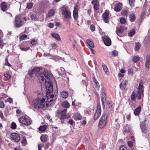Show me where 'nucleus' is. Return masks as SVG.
Wrapping results in <instances>:
<instances>
[{"instance_id":"f257e3e1","label":"nucleus","mask_w":150,"mask_h":150,"mask_svg":"<svg viewBox=\"0 0 150 150\" xmlns=\"http://www.w3.org/2000/svg\"><path fill=\"white\" fill-rule=\"evenodd\" d=\"M33 69L34 74L37 76L40 83L45 85L44 89L46 94H50V93L51 92L54 94H57V88L55 90L53 89V84L50 81V78L52 76L51 74L45 70L40 71L41 69L40 67L34 68Z\"/></svg>"},{"instance_id":"f03ea898","label":"nucleus","mask_w":150,"mask_h":150,"mask_svg":"<svg viewBox=\"0 0 150 150\" xmlns=\"http://www.w3.org/2000/svg\"><path fill=\"white\" fill-rule=\"evenodd\" d=\"M54 97V94H44V96H39L33 100V106L37 109L48 107L50 102L54 100L53 99Z\"/></svg>"},{"instance_id":"7ed1b4c3","label":"nucleus","mask_w":150,"mask_h":150,"mask_svg":"<svg viewBox=\"0 0 150 150\" xmlns=\"http://www.w3.org/2000/svg\"><path fill=\"white\" fill-rule=\"evenodd\" d=\"M23 24V18L20 15L16 16L15 18L14 25L16 28H19Z\"/></svg>"},{"instance_id":"20e7f679","label":"nucleus","mask_w":150,"mask_h":150,"mask_svg":"<svg viewBox=\"0 0 150 150\" xmlns=\"http://www.w3.org/2000/svg\"><path fill=\"white\" fill-rule=\"evenodd\" d=\"M60 11L65 18H71V11L67 8L62 6L60 8Z\"/></svg>"},{"instance_id":"39448f33","label":"nucleus","mask_w":150,"mask_h":150,"mask_svg":"<svg viewBox=\"0 0 150 150\" xmlns=\"http://www.w3.org/2000/svg\"><path fill=\"white\" fill-rule=\"evenodd\" d=\"M107 115L106 114L103 115L101 118L99 122L98 126L100 128L104 127L107 124Z\"/></svg>"},{"instance_id":"423d86ee","label":"nucleus","mask_w":150,"mask_h":150,"mask_svg":"<svg viewBox=\"0 0 150 150\" xmlns=\"http://www.w3.org/2000/svg\"><path fill=\"white\" fill-rule=\"evenodd\" d=\"M19 122L25 125H29L32 122L31 119L28 117L23 116L21 117L19 119Z\"/></svg>"},{"instance_id":"0eeeda50","label":"nucleus","mask_w":150,"mask_h":150,"mask_svg":"<svg viewBox=\"0 0 150 150\" xmlns=\"http://www.w3.org/2000/svg\"><path fill=\"white\" fill-rule=\"evenodd\" d=\"M101 109L100 104L98 103L97 104V109L94 114V119L95 120H97L101 115Z\"/></svg>"},{"instance_id":"6e6552de","label":"nucleus","mask_w":150,"mask_h":150,"mask_svg":"<svg viewBox=\"0 0 150 150\" xmlns=\"http://www.w3.org/2000/svg\"><path fill=\"white\" fill-rule=\"evenodd\" d=\"M109 11L106 10L102 16L103 20L105 23H108L109 22Z\"/></svg>"},{"instance_id":"1a4fd4ad","label":"nucleus","mask_w":150,"mask_h":150,"mask_svg":"<svg viewBox=\"0 0 150 150\" xmlns=\"http://www.w3.org/2000/svg\"><path fill=\"white\" fill-rule=\"evenodd\" d=\"M11 138L14 142H18L21 139L19 135L16 133H12L11 134Z\"/></svg>"},{"instance_id":"9d476101","label":"nucleus","mask_w":150,"mask_h":150,"mask_svg":"<svg viewBox=\"0 0 150 150\" xmlns=\"http://www.w3.org/2000/svg\"><path fill=\"white\" fill-rule=\"evenodd\" d=\"M104 44L107 46H110L111 44V41L108 36L105 35L102 37Z\"/></svg>"},{"instance_id":"9b49d317","label":"nucleus","mask_w":150,"mask_h":150,"mask_svg":"<svg viewBox=\"0 0 150 150\" xmlns=\"http://www.w3.org/2000/svg\"><path fill=\"white\" fill-rule=\"evenodd\" d=\"M79 7L77 5H76L74 8L73 11V17L74 19L76 21L78 18V11Z\"/></svg>"},{"instance_id":"f8f14e48","label":"nucleus","mask_w":150,"mask_h":150,"mask_svg":"<svg viewBox=\"0 0 150 150\" xmlns=\"http://www.w3.org/2000/svg\"><path fill=\"white\" fill-rule=\"evenodd\" d=\"M144 88L143 83L142 82H140L138 88L137 92V94H143Z\"/></svg>"},{"instance_id":"ddd939ff","label":"nucleus","mask_w":150,"mask_h":150,"mask_svg":"<svg viewBox=\"0 0 150 150\" xmlns=\"http://www.w3.org/2000/svg\"><path fill=\"white\" fill-rule=\"evenodd\" d=\"M67 111V109H64L61 112V116L60 117L61 119L63 120L70 117V116L68 115H66V113Z\"/></svg>"},{"instance_id":"4468645a","label":"nucleus","mask_w":150,"mask_h":150,"mask_svg":"<svg viewBox=\"0 0 150 150\" xmlns=\"http://www.w3.org/2000/svg\"><path fill=\"white\" fill-rule=\"evenodd\" d=\"M128 83V80H123L120 83V87L122 90L124 91L125 90V88L127 85Z\"/></svg>"},{"instance_id":"2eb2a0df","label":"nucleus","mask_w":150,"mask_h":150,"mask_svg":"<svg viewBox=\"0 0 150 150\" xmlns=\"http://www.w3.org/2000/svg\"><path fill=\"white\" fill-rule=\"evenodd\" d=\"M92 81L93 82V84L94 87L97 89H98L99 88L100 85L98 81L94 77H93Z\"/></svg>"},{"instance_id":"dca6fc26","label":"nucleus","mask_w":150,"mask_h":150,"mask_svg":"<svg viewBox=\"0 0 150 150\" xmlns=\"http://www.w3.org/2000/svg\"><path fill=\"white\" fill-rule=\"evenodd\" d=\"M0 7L1 10L3 12L5 11L7 8V3L4 2H2L0 4Z\"/></svg>"},{"instance_id":"f3484780","label":"nucleus","mask_w":150,"mask_h":150,"mask_svg":"<svg viewBox=\"0 0 150 150\" xmlns=\"http://www.w3.org/2000/svg\"><path fill=\"white\" fill-rule=\"evenodd\" d=\"M122 4L121 3H118L115 7V11L117 12L120 11L122 9Z\"/></svg>"},{"instance_id":"a211bd4d","label":"nucleus","mask_w":150,"mask_h":150,"mask_svg":"<svg viewBox=\"0 0 150 150\" xmlns=\"http://www.w3.org/2000/svg\"><path fill=\"white\" fill-rule=\"evenodd\" d=\"M86 42L88 44L89 48H93L94 47V43L93 40L90 39H88Z\"/></svg>"},{"instance_id":"6ab92c4d","label":"nucleus","mask_w":150,"mask_h":150,"mask_svg":"<svg viewBox=\"0 0 150 150\" xmlns=\"http://www.w3.org/2000/svg\"><path fill=\"white\" fill-rule=\"evenodd\" d=\"M123 28L120 26L119 28H117L116 32V33L118 36H120L121 35L123 32Z\"/></svg>"},{"instance_id":"aec40b11","label":"nucleus","mask_w":150,"mask_h":150,"mask_svg":"<svg viewBox=\"0 0 150 150\" xmlns=\"http://www.w3.org/2000/svg\"><path fill=\"white\" fill-rule=\"evenodd\" d=\"M51 35L52 37L55 38L56 40L58 41L61 40V38L59 35L57 34L54 33H52Z\"/></svg>"},{"instance_id":"412c9836","label":"nucleus","mask_w":150,"mask_h":150,"mask_svg":"<svg viewBox=\"0 0 150 150\" xmlns=\"http://www.w3.org/2000/svg\"><path fill=\"white\" fill-rule=\"evenodd\" d=\"M146 62L145 64L146 67L148 69H149L150 65V55H148L146 57Z\"/></svg>"},{"instance_id":"4be33fe9","label":"nucleus","mask_w":150,"mask_h":150,"mask_svg":"<svg viewBox=\"0 0 150 150\" xmlns=\"http://www.w3.org/2000/svg\"><path fill=\"white\" fill-rule=\"evenodd\" d=\"M74 119L76 120H81L82 118V116L79 113H75L73 116Z\"/></svg>"},{"instance_id":"5701e85b","label":"nucleus","mask_w":150,"mask_h":150,"mask_svg":"<svg viewBox=\"0 0 150 150\" xmlns=\"http://www.w3.org/2000/svg\"><path fill=\"white\" fill-rule=\"evenodd\" d=\"M55 11L54 9H51L48 11V13L47 15V17H50L53 16L55 13Z\"/></svg>"},{"instance_id":"b1692460","label":"nucleus","mask_w":150,"mask_h":150,"mask_svg":"<svg viewBox=\"0 0 150 150\" xmlns=\"http://www.w3.org/2000/svg\"><path fill=\"white\" fill-rule=\"evenodd\" d=\"M141 108V106H139L135 109L134 111V113L135 115H137L139 113Z\"/></svg>"},{"instance_id":"393cba45","label":"nucleus","mask_w":150,"mask_h":150,"mask_svg":"<svg viewBox=\"0 0 150 150\" xmlns=\"http://www.w3.org/2000/svg\"><path fill=\"white\" fill-rule=\"evenodd\" d=\"M30 18L31 19L35 21H38L39 19V17L38 16L35 14H32L30 16Z\"/></svg>"},{"instance_id":"a878e982","label":"nucleus","mask_w":150,"mask_h":150,"mask_svg":"<svg viewBox=\"0 0 150 150\" xmlns=\"http://www.w3.org/2000/svg\"><path fill=\"white\" fill-rule=\"evenodd\" d=\"M102 67L106 75H108L109 74V71L107 66L105 65H102Z\"/></svg>"},{"instance_id":"bb28decb","label":"nucleus","mask_w":150,"mask_h":150,"mask_svg":"<svg viewBox=\"0 0 150 150\" xmlns=\"http://www.w3.org/2000/svg\"><path fill=\"white\" fill-rule=\"evenodd\" d=\"M62 106L65 108H68L70 107V105L69 103L67 102H64L62 104Z\"/></svg>"},{"instance_id":"cd10ccee","label":"nucleus","mask_w":150,"mask_h":150,"mask_svg":"<svg viewBox=\"0 0 150 150\" xmlns=\"http://www.w3.org/2000/svg\"><path fill=\"white\" fill-rule=\"evenodd\" d=\"M128 12V9H123L121 11V13L122 16L127 17Z\"/></svg>"},{"instance_id":"c85d7f7f","label":"nucleus","mask_w":150,"mask_h":150,"mask_svg":"<svg viewBox=\"0 0 150 150\" xmlns=\"http://www.w3.org/2000/svg\"><path fill=\"white\" fill-rule=\"evenodd\" d=\"M135 47L134 50L135 51H138L140 48L141 45L140 43L138 42H136L135 43Z\"/></svg>"},{"instance_id":"c756f323","label":"nucleus","mask_w":150,"mask_h":150,"mask_svg":"<svg viewBox=\"0 0 150 150\" xmlns=\"http://www.w3.org/2000/svg\"><path fill=\"white\" fill-rule=\"evenodd\" d=\"M136 17L135 15L134 14H132L129 16V19L130 21L133 22H134L135 20Z\"/></svg>"},{"instance_id":"7c9ffc66","label":"nucleus","mask_w":150,"mask_h":150,"mask_svg":"<svg viewBox=\"0 0 150 150\" xmlns=\"http://www.w3.org/2000/svg\"><path fill=\"white\" fill-rule=\"evenodd\" d=\"M101 98L103 105L104 107L106 98V94H102Z\"/></svg>"},{"instance_id":"2f4dec72","label":"nucleus","mask_w":150,"mask_h":150,"mask_svg":"<svg viewBox=\"0 0 150 150\" xmlns=\"http://www.w3.org/2000/svg\"><path fill=\"white\" fill-rule=\"evenodd\" d=\"M47 127V126L45 125L41 126L39 127L38 129L40 131L43 132L45 131Z\"/></svg>"},{"instance_id":"473e14b6","label":"nucleus","mask_w":150,"mask_h":150,"mask_svg":"<svg viewBox=\"0 0 150 150\" xmlns=\"http://www.w3.org/2000/svg\"><path fill=\"white\" fill-rule=\"evenodd\" d=\"M140 57L139 56H135L133 57L132 61L134 63H136L138 61Z\"/></svg>"},{"instance_id":"72a5a7b5","label":"nucleus","mask_w":150,"mask_h":150,"mask_svg":"<svg viewBox=\"0 0 150 150\" xmlns=\"http://www.w3.org/2000/svg\"><path fill=\"white\" fill-rule=\"evenodd\" d=\"M48 136L46 135H43L41 136L40 139L43 142H45L47 140V138Z\"/></svg>"},{"instance_id":"f704fd0d","label":"nucleus","mask_w":150,"mask_h":150,"mask_svg":"<svg viewBox=\"0 0 150 150\" xmlns=\"http://www.w3.org/2000/svg\"><path fill=\"white\" fill-rule=\"evenodd\" d=\"M107 106L109 109H111L112 107V103L109 100H107Z\"/></svg>"},{"instance_id":"c9c22d12","label":"nucleus","mask_w":150,"mask_h":150,"mask_svg":"<svg viewBox=\"0 0 150 150\" xmlns=\"http://www.w3.org/2000/svg\"><path fill=\"white\" fill-rule=\"evenodd\" d=\"M135 33L134 30L132 29L129 31L128 33V35L130 37L133 36Z\"/></svg>"},{"instance_id":"e433bc0d","label":"nucleus","mask_w":150,"mask_h":150,"mask_svg":"<svg viewBox=\"0 0 150 150\" xmlns=\"http://www.w3.org/2000/svg\"><path fill=\"white\" fill-rule=\"evenodd\" d=\"M37 40H32L30 42V44H31L32 46H35L37 44Z\"/></svg>"},{"instance_id":"4c0bfd02","label":"nucleus","mask_w":150,"mask_h":150,"mask_svg":"<svg viewBox=\"0 0 150 150\" xmlns=\"http://www.w3.org/2000/svg\"><path fill=\"white\" fill-rule=\"evenodd\" d=\"M129 4L131 7H133L134 6L135 0H129Z\"/></svg>"},{"instance_id":"58836bf2","label":"nucleus","mask_w":150,"mask_h":150,"mask_svg":"<svg viewBox=\"0 0 150 150\" xmlns=\"http://www.w3.org/2000/svg\"><path fill=\"white\" fill-rule=\"evenodd\" d=\"M21 143L23 145H25L27 144L26 139L25 137H23L22 139Z\"/></svg>"},{"instance_id":"ea45409f","label":"nucleus","mask_w":150,"mask_h":150,"mask_svg":"<svg viewBox=\"0 0 150 150\" xmlns=\"http://www.w3.org/2000/svg\"><path fill=\"white\" fill-rule=\"evenodd\" d=\"M74 92V91L71 89H69V92H68V91H63L62 92V93H65V94H68V93H70L73 94ZM61 93L62 92H61Z\"/></svg>"},{"instance_id":"a19ab883","label":"nucleus","mask_w":150,"mask_h":150,"mask_svg":"<svg viewBox=\"0 0 150 150\" xmlns=\"http://www.w3.org/2000/svg\"><path fill=\"white\" fill-rule=\"evenodd\" d=\"M4 76L8 80L10 79L11 77V75L7 73L4 74Z\"/></svg>"},{"instance_id":"79ce46f5","label":"nucleus","mask_w":150,"mask_h":150,"mask_svg":"<svg viewBox=\"0 0 150 150\" xmlns=\"http://www.w3.org/2000/svg\"><path fill=\"white\" fill-rule=\"evenodd\" d=\"M99 3L95 4L94 5L93 8L95 10H98L99 8Z\"/></svg>"},{"instance_id":"37998d69","label":"nucleus","mask_w":150,"mask_h":150,"mask_svg":"<svg viewBox=\"0 0 150 150\" xmlns=\"http://www.w3.org/2000/svg\"><path fill=\"white\" fill-rule=\"evenodd\" d=\"M33 5V4L32 3H28L27 4V7L28 9H30L32 7Z\"/></svg>"},{"instance_id":"c03bdc74","label":"nucleus","mask_w":150,"mask_h":150,"mask_svg":"<svg viewBox=\"0 0 150 150\" xmlns=\"http://www.w3.org/2000/svg\"><path fill=\"white\" fill-rule=\"evenodd\" d=\"M51 46L52 47V48L53 49H55L57 47V44L55 43H53L51 44Z\"/></svg>"},{"instance_id":"a18cd8bd","label":"nucleus","mask_w":150,"mask_h":150,"mask_svg":"<svg viewBox=\"0 0 150 150\" xmlns=\"http://www.w3.org/2000/svg\"><path fill=\"white\" fill-rule=\"evenodd\" d=\"M137 96V94H132L131 96V99L133 100L134 101L136 99Z\"/></svg>"},{"instance_id":"49530a36","label":"nucleus","mask_w":150,"mask_h":150,"mask_svg":"<svg viewBox=\"0 0 150 150\" xmlns=\"http://www.w3.org/2000/svg\"><path fill=\"white\" fill-rule=\"evenodd\" d=\"M11 127L13 129H16V124L14 122H12L11 124Z\"/></svg>"},{"instance_id":"de8ad7c7","label":"nucleus","mask_w":150,"mask_h":150,"mask_svg":"<svg viewBox=\"0 0 150 150\" xmlns=\"http://www.w3.org/2000/svg\"><path fill=\"white\" fill-rule=\"evenodd\" d=\"M27 35L26 34H23L20 36V39L22 40H25L27 38Z\"/></svg>"},{"instance_id":"09e8293b","label":"nucleus","mask_w":150,"mask_h":150,"mask_svg":"<svg viewBox=\"0 0 150 150\" xmlns=\"http://www.w3.org/2000/svg\"><path fill=\"white\" fill-rule=\"evenodd\" d=\"M120 22L122 24H125L126 22V19L123 18H121L120 19Z\"/></svg>"},{"instance_id":"8fccbe9b","label":"nucleus","mask_w":150,"mask_h":150,"mask_svg":"<svg viewBox=\"0 0 150 150\" xmlns=\"http://www.w3.org/2000/svg\"><path fill=\"white\" fill-rule=\"evenodd\" d=\"M30 48L29 47H20V49L22 51H26Z\"/></svg>"},{"instance_id":"3c124183","label":"nucleus","mask_w":150,"mask_h":150,"mask_svg":"<svg viewBox=\"0 0 150 150\" xmlns=\"http://www.w3.org/2000/svg\"><path fill=\"white\" fill-rule=\"evenodd\" d=\"M5 107V104L4 102L1 100L0 101V108H4Z\"/></svg>"},{"instance_id":"603ef678","label":"nucleus","mask_w":150,"mask_h":150,"mask_svg":"<svg viewBox=\"0 0 150 150\" xmlns=\"http://www.w3.org/2000/svg\"><path fill=\"white\" fill-rule=\"evenodd\" d=\"M1 38H0V48L2 49L4 46L3 41L1 39Z\"/></svg>"},{"instance_id":"864d4df0","label":"nucleus","mask_w":150,"mask_h":150,"mask_svg":"<svg viewBox=\"0 0 150 150\" xmlns=\"http://www.w3.org/2000/svg\"><path fill=\"white\" fill-rule=\"evenodd\" d=\"M5 101L8 102L10 103H12L13 102L12 99L11 98H8L7 100H5Z\"/></svg>"},{"instance_id":"5fc2aeb1","label":"nucleus","mask_w":150,"mask_h":150,"mask_svg":"<svg viewBox=\"0 0 150 150\" xmlns=\"http://www.w3.org/2000/svg\"><path fill=\"white\" fill-rule=\"evenodd\" d=\"M120 150H127V149L125 146L122 145L120 147Z\"/></svg>"},{"instance_id":"6e6d98bb","label":"nucleus","mask_w":150,"mask_h":150,"mask_svg":"<svg viewBox=\"0 0 150 150\" xmlns=\"http://www.w3.org/2000/svg\"><path fill=\"white\" fill-rule=\"evenodd\" d=\"M34 71L33 69L31 71H29L28 72V74L31 76H33V74H34Z\"/></svg>"},{"instance_id":"4d7b16f0","label":"nucleus","mask_w":150,"mask_h":150,"mask_svg":"<svg viewBox=\"0 0 150 150\" xmlns=\"http://www.w3.org/2000/svg\"><path fill=\"white\" fill-rule=\"evenodd\" d=\"M112 54L114 56H116L118 55V52L117 51L114 50L112 52Z\"/></svg>"},{"instance_id":"13d9d810","label":"nucleus","mask_w":150,"mask_h":150,"mask_svg":"<svg viewBox=\"0 0 150 150\" xmlns=\"http://www.w3.org/2000/svg\"><path fill=\"white\" fill-rule=\"evenodd\" d=\"M90 28L92 31H94L95 29V27L94 25L92 24L90 26Z\"/></svg>"},{"instance_id":"bf43d9fd","label":"nucleus","mask_w":150,"mask_h":150,"mask_svg":"<svg viewBox=\"0 0 150 150\" xmlns=\"http://www.w3.org/2000/svg\"><path fill=\"white\" fill-rule=\"evenodd\" d=\"M141 129L143 132L144 133L145 132L146 129L145 128V126L144 125H142Z\"/></svg>"},{"instance_id":"052dcab7","label":"nucleus","mask_w":150,"mask_h":150,"mask_svg":"<svg viewBox=\"0 0 150 150\" xmlns=\"http://www.w3.org/2000/svg\"><path fill=\"white\" fill-rule=\"evenodd\" d=\"M91 3L93 5H94L95 4H99V3L98 1V0H93L91 2Z\"/></svg>"},{"instance_id":"680f3d73","label":"nucleus","mask_w":150,"mask_h":150,"mask_svg":"<svg viewBox=\"0 0 150 150\" xmlns=\"http://www.w3.org/2000/svg\"><path fill=\"white\" fill-rule=\"evenodd\" d=\"M127 144L128 146L130 147H132L133 146V142H128Z\"/></svg>"},{"instance_id":"e2e57ef3","label":"nucleus","mask_w":150,"mask_h":150,"mask_svg":"<svg viewBox=\"0 0 150 150\" xmlns=\"http://www.w3.org/2000/svg\"><path fill=\"white\" fill-rule=\"evenodd\" d=\"M101 94H105L106 93L104 87H102L101 91Z\"/></svg>"},{"instance_id":"0e129e2a","label":"nucleus","mask_w":150,"mask_h":150,"mask_svg":"<svg viewBox=\"0 0 150 150\" xmlns=\"http://www.w3.org/2000/svg\"><path fill=\"white\" fill-rule=\"evenodd\" d=\"M43 146V144H38V150H40L42 147Z\"/></svg>"},{"instance_id":"69168bd1","label":"nucleus","mask_w":150,"mask_h":150,"mask_svg":"<svg viewBox=\"0 0 150 150\" xmlns=\"http://www.w3.org/2000/svg\"><path fill=\"white\" fill-rule=\"evenodd\" d=\"M74 121L73 120L69 119L68 121V123L71 125H72L73 124Z\"/></svg>"},{"instance_id":"338daca9","label":"nucleus","mask_w":150,"mask_h":150,"mask_svg":"<svg viewBox=\"0 0 150 150\" xmlns=\"http://www.w3.org/2000/svg\"><path fill=\"white\" fill-rule=\"evenodd\" d=\"M61 96L62 98H66L68 97V94H65V95L64 94H61Z\"/></svg>"},{"instance_id":"774afa93","label":"nucleus","mask_w":150,"mask_h":150,"mask_svg":"<svg viewBox=\"0 0 150 150\" xmlns=\"http://www.w3.org/2000/svg\"><path fill=\"white\" fill-rule=\"evenodd\" d=\"M54 25L53 23H50L49 24V27L50 28H52L54 27Z\"/></svg>"}]
</instances>
